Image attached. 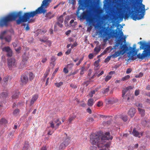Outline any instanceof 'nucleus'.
Listing matches in <instances>:
<instances>
[{
	"label": "nucleus",
	"instance_id": "obj_62",
	"mask_svg": "<svg viewBox=\"0 0 150 150\" xmlns=\"http://www.w3.org/2000/svg\"><path fill=\"white\" fill-rule=\"evenodd\" d=\"M143 73L142 72H140L139 73L138 76H136V77H138V78L141 77H142L143 76Z\"/></svg>",
	"mask_w": 150,
	"mask_h": 150
},
{
	"label": "nucleus",
	"instance_id": "obj_47",
	"mask_svg": "<svg viewBox=\"0 0 150 150\" xmlns=\"http://www.w3.org/2000/svg\"><path fill=\"white\" fill-rule=\"evenodd\" d=\"M112 78V76H110L108 75L107 76L105 79V80L106 81H107L109 80H110Z\"/></svg>",
	"mask_w": 150,
	"mask_h": 150
},
{
	"label": "nucleus",
	"instance_id": "obj_64",
	"mask_svg": "<svg viewBox=\"0 0 150 150\" xmlns=\"http://www.w3.org/2000/svg\"><path fill=\"white\" fill-rule=\"evenodd\" d=\"M107 51L106 50H105L104 51L102 52L101 54L99 56V57H101L102 55L105 54L106 53Z\"/></svg>",
	"mask_w": 150,
	"mask_h": 150
},
{
	"label": "nucleus",
	"instance_id": "obj_44",
	"mask_svg": "<svg viewBox=\"0 0 150 150\" xmlns=\"http://www.w3.org/2000/svg\"><path fill=\"white\" fill-rule=\"evenodd\" d=\"M50 71V69H48L47 70L44 74V77L45 78H46L48 75L49 74V72Z\"/></svg>",
	"mask_w": 150,
	"mask_h": 150
},
{
	"label": "nucleus",
	"instance_id": "obj_13",
	"mask_svg": "<svg viewBox=\"0 0 150 150\" xmlns=\"http://www.w3.org/2000/svg\"><path fill=\"white\" fill-rule=\"evenodd\" d=\"M21 80L22 85L26 84L28 81V77L25 75L23 74L21 77Z\"/></svg>",
	"mask_w": 150,
	"mask_h": 150
},
{
	"label": "nucleus",
	"instance_id": "obj_53",
	"mask_svg": "<svg viewBox=\"0 0 150 150\" xmlns=\"http://www.w3.org/2000/svg\"><path fill=\"white\" fill-rule=\"evenodd\" d=\"M94 57L93 54L92 53H91L88 55V57L90 59H91L93 58Z\"/></svg>",
	"mask_w": 150,
	"mask_h": 150
},
{
	"label": "nucleus",
	"instance_id": "obj_42",
	"mask_svg": "<svg viewBox=\"0 0 150 150\" xmlns=\"http://www.w3.org/2000/svg\"><path fill=\"white\" fill-rule=\"evenodd\" d=\"M30 21H29L26 25V27L25 28V29L26 31H28L30 30V28L29 27V23L30 22Z\"/></svg>",
	"mask_w": 150,
	"mask_h": 150
},
{
	"label": "nucleus",
	"instance_id": "obj_27",
	"mask_svg": "<svg viewBox=\"0 0 150 150\" xmlns=\"http://www.w3.org/2000/svg\"><path fill=\"white\" fill-rule=\"evenodd\" d=\"M132 133L133 135L136 137H138L139 135V132L137 131L136 130V129L135 128L133 129Z\"/></svg>",
	"mask_w": 150,
	"mask_h": 150
},
{
	"label": "nucleus",
	"instance_id": "obj_15",
	"mask_svg": "<svg viewBox=\"0 0 150 150\" xmlns=\"http://www.w3.org/2000/svg\"><path fill=\"white\" fill-rule=\"evenodd\" d=\"M87 21L89 22V24L91 25H93L95 23V18L92 16L91 15L90 16H89Z\"/></svg>",
	"mask_w": 150,
	"mask_h": 150
},
{
	"label": "nucleus",
	"instance_id": "obj_63",
	"mask_svg": "<svg viewBox=\"0 0 150 150\" xmlns=\"http://www.w3.org/2000/svg\"><path fill=\"white\" fill-rule=\"evenodd\" d=\"M47 60V57H45V58H43L41 61V62L43 63H44Z\"/></svg>",
	"mask_w": 150,
	"mask_h": 150
},
{
	"label": "nucleus",
	"instance_id": "obj_40",
	"mask_svg": "<svg viewBox=\"0 0 150 150\" xmlns=\"http://www.w3.org/2000/svg\"><path fill=\"white\" fill-rule=\"evenodd\" d=\"M76 118V116L74 115L71 117H69V121L70 123H71V122L75 119Z\"/></svg>",
	"mask_w": 150,
	"mask_h": 150
},
{
	"label": "nucleus",
	"instance_id": "obj_28",
	"mask_svg": "<svg viewBox=\"0 0 150 150\" xmlns=\"http://www.w3.org/2000/svg\"><path fill=\"white\" fill-rule=\"evenodd\" d=\"M101 49L100 47H96L94 49V52H96V54H98L100 51Z\"/></svg>",
	"mask_w": 150,
	"mask_h": 150
},
{
	"label": "nucleus",
	"instance_id": "obj_61",
	"mask_svg": "<svg viewBox=\"0 0 150 150\" xmlns=\"http://www.w3.org/2000/svg\"><path fill=\"white\" fill-rule=\"evenodd\" d=\"M134 87L131 86H129L127 87L126 88L129 91V90H130L133 89Z\"/></svg>",
	"mask_w": 150,
	"mask_h": 150
},
{
	"label": "nucleus",
	"instance_id": "obj_60",
	"mask_svg": "<svg viewBox=\"0 0 150 150\" xmlns=\"http://www.w3.org/2000/svg\"><path fill=\"white\" fill-rule=\"evenodd\" d=\"M136 106L139 108H142L143 107V105L142 103H139L138 104H137L136 105Z\"/></svg>",
	"mask_w": 150,
	"mask_h": 150
},
{
	"label": "nucleus",
	"instance_id": "obj_2",
	"mask_svg": "<svg viewBox=\"0 0 150 150\" xmlns=\"http://www.w3.org/2000/svg\"><path fill=\"white\" fill-rule=\"evenodd\" d=\"M141 6H138L136 2L134 1L131 5L132 9H134L131 11L130 6L127 5L125 8L127 10H128L129 12L126 13L125 15V18H128L131 15L130 17L134 20H139L142 18L144 16V14L143 13L145 11L144 5L142 4V0L141 2Z\"/></svg>",
	"mask_w": 150,
	"mask_h": 150
},
{
	"label": "nucleus",
	"instance_id": "obj_14",
	"mask_svg": "<svg viewBox=\"0 0 150 150\" xmlns=\"http://www.w3.org/2000/svg\"><path fill=\"white\" fill-rule=\"evenodd\" d=\"M136 109L134 108H132L129 109L128 114L131 117H132L134 115Z\"/></svg>",
	"mask_w": 150,
	"mask_h": 150
},
{
	"label": "nucleus",
	"instance_id": "obj_26",
	"mask_svg": "<svg viewBox=\"0 0 150 150\" xmlns=\"http://www.w3.org/2000/svg\"><path fill=\"white\" fill-rule=\"evenodd\" d=\"M102 93L104 94H107L109 91V87H108L107 88H103L102 90Z\"/></svg>",
	"mask_w": 150,
	"mask_h": 150
},
{
	"label": "nucleus",
	"instance_id": "obj_57",
	"mask_svg": "<svg viewBox=\"0 0 150 150\" xmlns=\"http://www.w3.org/2000/svg\"><path fill=\"white\" fill-rule=\"evenodd\" d=\"M56 60V58L54 56H52L51 58V60L53 62H54Z\"/></svg>",
	"mask_w": 150,
	"mask_h": 150
},
{
	"label": "nucleus",
	"instance_id": "obj_23",
	"mask_svg": "<svg viewBox=\"0 0 150 150\" xmlns=\"http://www.w3.org/2000/svg\"><path fill=\"white\" fill-rule=\"evenodd\" d=\"M94 103V100L92 98H90L88 100L87 104L88 106H92Z\"/></svg>",
	"mask_w": 150,
	"mask_h": 150
},
{
	"label": "nucleus",
	"instance_id": "obj_16",
	"mask_svg": "<svg viewBox=\"0 0 150 150\" xmlns=\"http://www.w3.org/2000/svg\"><path fill=\"white\" fill-rule=\"evenodd\" d=\"M123 98V100L126 102H130V99L131 94L129 93L127 94L126 95H124V96H122Z\"/></svg>",
	"mask_w": 150,
	"mask_h": 150
},
{
	"label": "nucleus",
	"instance_id": "obj_58",
	"mask_svg": "<svg viewBox=\"0 0 150 150\" xmlns=\"http://www.w3.org/2000/svg\"><path fill=\"white\" fill-rule=\"evenodd\" d=\"M98 73L97 72H96L92 76L90 79H89V80H91L92 79H93L94 78L96 75V74H97Z\"/></svg>",
	"mask_w": 150,
	"mask_h": 150
},
{
	"label": "nucleus",
	"instance_id": "obj_41",
	"mask_svg": "<svg viewBox=\"0 0 150 150\" xmlns=\"http://www.w3.org/2000/svg\"><path fill=\"white\" fill-rule=\"evenodd\" d=\"M128 90L126 88H124L122 91V96H124L126 93L128 91Z\"/></svg>",
	"mask_w": 150,
	"mask_h": 150
},
{
	"label": "nucleus",
	"instance_id": "obj_48",
	"mask_svg": "<svg viewBox=\"0 0 150 150\" xmlns=\"http://www.w3.org/2000/svg\"><path fill=\"white\" fill-rule=\"evenodd\" d=\"M83 58H84V57H83L82 58L80 59H79V62L76 64V65L77 66H78V65H79L80 64L81 62H82V61L83 60Z\"/></svg>",
	"mask_w": 150,
	"mask_h": 150
},
{
	"label": "nucleus",
	"instance_id": "obj_25",
	"mask_svg": "<svg viewBox=\"0 0 150 150\" xmlns=\"http://www.w3.org/2000/svg\"><path fill=\"white\" fill-rule=\"evenodd\" d=\"M19 94V93L18 92L13 93L12 95V99H16L17 98Z\"/></svg>",
	"mask_w": 150,
	"mask_h": 150
},
{
	"label": "nucleus",
	"instance_id": "obj_20",
	"mask_svg": "<svg viewBox=\"0 0 150 150\" xmlns=\"http://www.w3.org/2000/svg\"><path fill=\"white\" fill-rule=\"evenodd\" d=\"M52 13L51 12H49L46 14L45 16V17L49 19H51L54 16V14L52 15Z\"/></svg>",
	"mask_w": 150,
	"mask_h": 150
},
{
	"label": "nucleus",
	"instance_id": "obj_39",
	"mask_svg": "<svg viewBox=\"0 0 150 150\" xmlns=\"http://www.w3.org/2000/svg\"><path fill=\"white\" fill-rule=\"evenodd\" d=\"M57 25H58L61 28H62L63 26V25L62 24V23H61L57 22L54 25V27L55 28L56 27Z\"/></svg>",
	"mask_w": 150,
	"mask_h": 150
},
{
	"label": "nucleus",
	"instance_id": "obj_31",
	"mask_svg": "<svg viewBox=\"0 0 150 150\" xmlns=\"http://www.w3.org/2000/svg\"><path fill=\"white\" fill-rule=\"evenodd\" d=\"M130 78V76L129 75H127L126 76L123 77L121 79V81H125L128 79H129Z\"/></svg>",
	"mask_w": 150,
	"mask_h": 150
},
{
	"label": "nucleus",
	"instance_id": "obj_12",
	"mask_svg": "<svg viewBox=\"0 0 150 150\" xmlns=\"http://www.w3.org/2000/svg\"><path fill=\"white\" fill-rule=\"evenodd\" d=\"M28 58L27 57H23L22 61L20 64L19 68L22 69L25 67L28 64Z\"/></svg>",
	"mask_w": 150,
	"mask_h": 150
},
{
	"label": "nucleus",
	"instance_id": "obj_33",
	"mask_svg": "<svg viewBox=\"0 0 150 150\" xmlns=\"http://www.w3.org/2000/svg\"><path fill=\"white\" fill-rule=\"evenodd\" d=\"M6 32V31H4L2 32L0 35V39H4V36Z\"/></svg>",
	"mask_w": 150,
	"mask_h": 150
},
{
	"label": "nucleus",
	"instance_id": "obj_43",
	"mask_svg": "<svg viewBox=\"0 0 150 150\" xmlns=\"http://www.w3.org/2000/svg\"><path fill=\"white\" fill-rule=\"evenodd\" d=\"M28 147V144L25 143L24 145L22 150H27Z\"/></svg>",
	"mask_w": 150,
	"mask_h": 150
},
{
	"label": "nucleus",
	"instance_id": "obj_22",
	"mask_svg": "<svg viewBox=\"0 0 150 150\" xmlns=\"http://www.w3.org/2000/svg\"><path fill=\"white\" fill-rule=\"evenodd\" d=\"M100 62V60L98 59L95 61L94 63V65L95 67L94 69V70H96L97 69V67H98L99 64V63Z\"/></svg>",
	"mask_w": 150,
	"mask_h": 150
},
{
	"label": "nucleus",
	"instance_id": "obj_1",
	"mask_svg": "<svg viewBox=\"0 0 150 150\" xmlns=\"http://www.w3.org/2000/svg\"><path fill=\"white\" fill-rule=\"evenodd\" d=\"M51 2V0H43L41 6L35 11L25 13L23 16L22 11L12 12L0 19V26L1 27L8 26L9 22L16 20L18 17V18L16 21L18 25L30 21V18L34 17L37 15L42 13L44 14L46 13L47 10L46 8Z\"/></svg>",
	"mask_w": 150,
	"mask_h": 150
},
{
	"label": "nucleus",
	"instance_id": "obj_30",
	"mask_svg": "<svg viewBox=\"0 0 150 150\" xmlns=\"http://www.w3.org/2000/svg\"><path fill=\"white\" fill-rule=\"evenodd\" d=\"M63 84V83L62 82L56 83H54V85L57 88H59Z\"/></svg>",
	"mask_w": 150,
	"mask_h": 150
},
{
	"label": "nucleus",
	"instance_id": "obj_37",
	"mask_svg": "<svg viewBox=\"0 0 150 150\" xmlns=\"http://www.w3.org/2000/svg\"><path fill=\"white\" fill-rule=\"evenodd\" d=\"M74 64L73 63H70L68 64L67 66V68L69 69H71Z\"/></svg>",
	"mask_w": 150,
	"mask_h": 150
},
{
	"label": "nucleus",
	"instance_id": "obj_56",
	"mask_svg": "<svg viewBox=\"0 0 150 150\" xmlns=\"http://www.w3.org/2000/svg\"><path fill=\"white\" fill-rule=\"evenodd\" d=\"M78 71H79L78 69L76 70L75 71H74L73 72H71V75H74L76 74L77 73V72H78Z\"/></svg>",
	"mask_w": 150,
	"mask_h": 150
},
{
	"label": "nucleus",
	"instance_id": "obj_38",
	"mask_svg": "<svg viewBox=\"0 0 150 150\" xmlns=\"http://www.w3.org/2000/svg\"><path fill=\"white\" fill-rule=\"evenodd\" d=\"M121 118L125 122H126L128 120V117L125 115L122 116Z\"/></svg>",
	"mask_w": 150,
	"mask_h": 150
},
{
	"label": "nucleus",
	"instance_id": "obj_32",
	"mask_svg": "<svg viewBox=\"0 0 150 150\" xmlns=\"http://www.w3.org/2000/svg\"><path fill=\"white\" fill-rule=\"evenodd\" d=\"M80 70H81L80 74L81 75L83 74L85 71V67L84 66L82 67L81 69H80Z\"/></svg>",
	"mask_w": 150,
	"mask_h": 150
},
{
	"label": "nucleus",
	"instance_id": "obj_4",
	"mask_svg": "<svg viewBox=\"0 0 150 150\" xmlns=\"http://www.w3.org/2000/svg\"><path fill=\"white\" fill-rule=\"evenodd\" d=\"M139 43L141 45L140 48L144 49L142 54L139 53L137 55L138 58L143 60L144 58L150 57V44L145 42L140 41Z\"/></svg>",
	"mask_w": 150,
	"mask_h": 150
},
{
	"label": "nucleus",
	"instance_id": "obj_59",
	"mask_svg": "<svg viewBox=\"0 0 150 150\" xmlns=\"http://www.w3.org/2000/svg\"><path fill=\"white\" fill-rule=\"evenodd\" d=\"M88 121L90 122H93L94 121V119L92 117L89 118L88 119Z\"/></svg>",
	"mask_w": 150,
	"mask_h": 150
},
{
	"label": "nucleus",
	"instance_id": "obj_17",
	"mask_svg": "<svg viewBox=\"0 0 150 150\" xmlns=\"http://www.w3.org/2000/svg\"><path fill=\"white\" fill-rule=\"evenodd\" d=\"M8 96V93L7 92H4L0 94V98L3 100L5 99Z\"/></svg>",
	"mask_w": 150,
	"mask_h": 150
},
{
	"label": "nucleus",
	"instance_id": "obj_49",
	"mask_svg": "<svg viewBox=\"0 0 150 150\" xmlns=\"http://www.w3.org/2000/svg\"><path fill=\"white\" fill-rule=\"evenodd\" d=\"M103 103L102 102V101H99L98 102V103L97 104V106L98 107H99L103 105Z\"/></svg>",
	"mask_w": 150,
	"mask_h": 150
},
{
	"label": "nucleus",
	"instance_id": "obj_29",
	"mask_svg": "<svg viewBox=\"0 0 150 150\" xmlns=\"http://www.w3.org/2000/svg\"><path fill=\"white\" fill-rule=\"evenodd\" d=\"M64 21V18L63 17V16L61 15L60 17L57 19V22L61 23H62Z\"/></svg>",
	"mask_w": 150,
	"mask_h": 150
},
{
	"label": "nucleus",
	"instance_id": "obj_19",
	"mask_svg": "<svg viewBox=\"0 0 150 150\" xmlns=\"http://www.w3.org/2000/svg\"><path fill=\"white\" fill-rule=\"evenodd\" d=\"M113 33L114 34V37H115L116 38H117L118 37L119 35V33H120L121 36H123V33L121 30L120 31L119 33L117 31L115 32V31H114Z\"/></svg>",
	"mask_w": 150,
	"mask_h": 150
},
{
	"label": "nucleus",
	"instance_id": "obj_55",
	"mask_svg": "<svg viewBox=\"0 0 150 150\" xmlns=\"http://www.w3.org/2000/svg\"><path fill=\"white\" fill-rule=\"evenodd\" d=\"M71 48H70V49H68L65 52V54H67V55H68L69 54L71 51Z\"/></svg>",
	"mask_w": 150,
	"mask_h": 150
},
{
	"label": "nucleus",
	"instance_id": "obj_46",
	"mask_svg": "<svg viewBox=\"0 0 150 150\" xmlns=\"http://www.w3.org/2000/svg\"><path fill=\"white\" fill-rule=\"evenodd\" d=\"M112 57L111 55L108 56L107 57L105 60V62H108L110 59Z\"/></svg>",
	"mask_w": 150,
	"mask_h": 150
},
{
	"label": "nucleus",
	"instance_id": "obj_34",
	"mask_svg": "<svg viewBox=\"0 0 150 150\" xmlns=\"http://www.w3.org/2000/svg\"><path fill=\"white\" fill-rule=\"evenodd\" d=\"M9 77L8 76H5L3 79V81L4 82V83L5 85L7 84L6 82H7L9 79Z\"/></svg>",
	"mask_w": 150,
	"mask_h": 150
},
{
	"label": "nucleus",
	"instance_id": "obj_36",
	"mask_svg": "<svg viewBox=\"0 0 150 150\" xmlns=\"http://www.w3.org/2000/svg\"><path fill=\"white\" fill-rule=\"evenodd\" d=\"M20 112V110L18 109H16L13 112V114L14 115H17Z\"/></svg>",
	"mask_w": 150,
	"mask_h": 150
},
{
	"label": "nucleus",
	"instance_id": "obj_50",
	"mask_svg": "<svg viewBox=\"0 0 150 150\" xmlns=\"http://www.w3.org/2000/svg\"><path fill=\"white\" fill-rule=\"evenodd\" d=\"M139 93V89L136 90L135 91L134 95L135 96H138Z\"/></svg>",
	"mask_w": 150,
	"mask_h": 150
},
{
	"label": "nucleus",
	"instance_id": "obj_45",
	"mask_svg": "<svg viewBox=\"0 0 150 150\" xmlns=\"http://www.w3.org/2000/svg\"><path fill=\"white\" fill-rule=\"evenodd\" d=\"M34 77V76L33 73L32 72H30L29 73V79L31 81L32 80Z\"/></svg>",
	"mask_w": 150,
	"mask_h": 150
},
{
	"label": "nucleus",
	"instance_id": "obj_8",
	"mask_svg": "<svg viewBox=\"0 0 150 150\" xmlns=\"http://www.w3.org/2000/svg\"><path fill=\"white\" fill-rule=\"evenodd\" d=\"M88 0H79V5L78 8L76 12L77 14H79V10H84L88 5Z\"/></svg>",
	"mask_w": 150,
	"mask_h": 150
},
{
	"label": "nucleus",
	"instance_id": "obj_3",
	"mask_svg": "<svg viewBox=\"0 0 150 150\" xmlns=\"http://www.w3.org/2000/svg\"><path fill=\"white\" fill-rule=\"evenodd\" d=\"M112 137L110 136V133L107 132L104 134L99 135L95 133H93L90 136V141L93 145H95L101 149L99 150H107L110 145L107 144H105V140L112 139Z\"/></svg>",
	"mask_w": 150,
	"mask_h": 150
},
{
	"label": "nucleus",
	"instance_id": "obj_21",
	"mask_svg": "<svg viewBox=\"0 0 150 150\" xmlns=\"http://www.w3.org/2000/svg\"><path fill=\"white\" fill-rule=\"evenodd\" d=\"M137 109L141 116H143L145 115V110H144L139 108H138Z\"/></svg>",
	"mask_w": 150,
	"mask_h": 150
},
{
	"label": "nucleus",
	"instance_id": "obj_10",
	"mask_svg": "<svg viewBox=\"0 0 150 150\" xmlns=\"http://www.w3.org/2000/svg\"><path fill=\"white\" fill-rule=\"evenodd\" d=\"M91 15V13L89 11H86L83 12L79 18L81 20L86 19L87 20Z\"/></svg>",
	"mask_w": 150,
	"mask_h": 150
},
{
	"label": "nucleus",
	"instance_id": "obj_51",
	"mask_svg": "<svg viewBox=\"0 0 150 150\" xmlns=\"http://www.w3.org/2000/svg\"><path fill=\"white\" fill-rule=\"evenodd\" d=\"M70 86L71 88L74 89L76 88H77V86L76 85L73 83L70 84Z\"/></svg>",
	"mask_w": 150,
	"mask_h": 150
},
{
	"label": "nucleus",
	"instance_id": "obj_24",
	"mask_svg": "<svg viewBox=\"0 0 150 150\" xmlns=\"http://www.w3.org/2000/svg\"><path fill=\"white\" fill-rule=\"evenodd\" d=\"M123 39H124L123 38H121V37L120 36L119 37V40H118V41H117L116 44L115 45V46L117 47H118L119 46V45L120 44V45H121L120 47L122 46L123 45L122 43L121 44H120V42H121L122 40H123Z\"/></svg>",
	"mask_w": 150,
	"mask_h": 150
},
{
	"label": "nucleus",
	"instance_id": "obj_6",
	"mask_svg": "<svg viewBox=\"0 0 150 150\" xmlns=\"http://www.w3.org/2000/svg\"><path fill=\"white\" fill-rule=\"evenodd\" d=\"M130 48L131 50L128 53V57L130 59L134 60L137 58L138 55H137L138 51L136 50V45H134L132 48L130 47Z\"/></svg>",
	"mask_w": 150,
	"mask_h": 150
},
{
	"label": "nucleus",
	"instance_id": "obj_35",
	"mask_svg": "<svg viewBox=\"0 0 150 150\" xmlns=\"http://www.w3.org/2000/svg\"><path fill=\"white\" fill-rule=\"evenodd\" d=\"M4 39L6 41L8 42H9L11 40V37L9 35L7 36L6 37H5Z\"/></svg>",
	"mask_w": 150,
	"mask_h": 150
},
{
	"label": "nucleus",
	"instance_id": "obj_54",
	"mask_svg": "<svg viewBox=\"0 0 150 150\" xmlns=\"http://www.w3.org/2000/svg\"><path fill=\"white\" fill-rule=\"evenodd\" d=\"M132 70L130 68H128L127 69L126 71V73L127 74H129L131 73L132 72Z\"/></svg>",
	"mask_w": 150,
	"mask_h": 150
},
{
	"label": "nucleus",
	"instance_id": "obj_18",
	"mask_svg": "<svg viewBox=\"0 0 150 150\" xmlns=\"http://www.w3.org/2000/svg\"><path fill=\"white\" fill-rule=\"evenodd\" d=\"M38 98V95L37 94H35L33 96L30 101V105H31L34 103L37 100Z\"/></svg>",
	"mask_w": 150,
	"mask_h": 150
},
{
	"label": "nucleus",
	"instance_id": "obj_7",
	"mask_svg": "<svg viewBox=\"0 0 150 150\" xmlns=\"http://www.w3.org/2000/svg\"><path fill=\"white\" fill-rule=\"evenodd\" d=\"M64 137L63 138V142L60 145L59 149L63 150L69 144L70 141V138L68 136L67 134L65 133L64 134Z\"/></svg>",
	"mask_w": 150,
	"mask_h": 150
},
{
	"label": "nucleus",
	"instance_id": "obj_11",
	"mask_svg": "<svg viewBox=\"0 0 150 150\" xmlns=\"http://www.w3.org/2000/svg\"><path fill=\"white\" fill-rule=\"evenodd\" d=\"M2 50L7 53V56L8 57H11L12 56V51L9 47L7 46L3 47L2 48Z\"/></svg>",
	"mask_w": 150,
	"mask_h": 150
},
{
	"label": "nucleus",
	"instance_id": "obj_9",
	"mask_svg": "<svg viewBox=\"0 0 150 150\" xmlns=\"http://www.w3.org/2000/svg\"><path fill=\"white\" fill-rule=\"evenodd\" d=\"M7 61L8 67L9 70H11L17 67V62L15 59L10 58L8 59Z\"/></svg>",
	"mask_w": 150,
	"mask_h": 150
},
{
	"label": "nucleus",
	"instance_id": "obj_5",
	"mask_svg": "<svg viewBox=\"0 0 150 150\" xmlns=\"http://www.w3.org/2000/svg\"><path fill=\"white\" fill-rule=\"evenodd\" d=\"M120 48L121 49V50L120 51H117L111 55L112 58H116L120 55H123L129 50L127 45L126 44L123 45L122 46L120 47Z\"/></svg>",
	"mask_w": 150,
	"mask_h": 150
},
{
	"label": "nucleus",
	"instance_id": "obj_52",
	"mask_svg": "<svg viewBox=\"0 0 150 150\" xmlns=\"http://www.w3.org/2000/svg\"><path fill=\"white\" fill-rule=\"evenodd\" d=\"M50 127L53 129L54 127V123L53 121H52L50 123Z\"/></svg>",
	"mask_w": 150,
	"mask_h": 150
}]
</instances>
